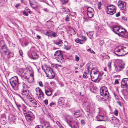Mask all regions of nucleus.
Listing matches in <instances>:
<instances>
[{
	"mask_svg": "<svg viewBox=\"0 0 128 128\" xmlns=\"http://www.w3.org/2000/svg\"><path fill=\"white\" fill-rule=\"evenodd\" d=\"M99 112L96 118L97 121H105L108 119L106 111L102 108H98Z\"/></svg>",
	"mask_w": 128,
	"mask_h": 128,
	"instance_id": "obj_1",
	"label": "nucleus"
},
{
	"mask_svg": "<svg viewBox=\"0 0 128 128\" xmlns=\"http://www.w3.org/2000/svg\"><path fill=\"white\" fill-rule=\"evenodd\" d=\"M128 53V47L124 46L118 47L116 48L114 53L117 56H121L126 55Z\"/></svg>",
	"mask_w": 128,
	"mask_h": 128,
	"instance_id": "obj_2",
	"label": "nucleus"
},
{
	"mask_svg": "<svg viewBox=\"0 0 128 128\" xmlns=\"http://www.w3.org/2000/svg\"><path fill=\"white\" fill-rule=\"evenodd\" d=\"M99 72L98 70L93 68L91 70L90 76L92 80L94 82H98L100 79L99 77Z\"/></svg>",
	"mask_w": 128,
	"mask_h": 128,
	"instance_id": "obj_3",
	"label": "nucleus"
},
{
	"mask_svg": "<svg viewBox=\"0 0 128 128\" xmlns=\"http://www.w3.org/2000/svg\"><path fill=\"white\" fill-rule=\"evenodd\" d=\"M19 85L22 87L21 94L24 97H26L28 99L30 98V97L29 95V92L28 89V86L24 82L20 84Z\"/></svg>",
	"mask_w": 128,
	"mask_h": 128,
	"instance_id": "obj_4",
	"label": "nucleus"
},
{
	"mask_svg": "<svg viewBox=\"0 0 128 128\" xmlns=\"http://www.w3.org/2000/svg\"><path fill=\"white\" fill-rule=\"evenodd\" d=\"M23 111L26 120L30 122L34 118V116L33 114L28 110L26 108H24Z\"/></svg>",
	"mask_w": 128,
	"mask_h": 128,
	"instance_id": "obj_5",
	"label": "nucleus"
},
{
	"mask_svg": "<svg viewBox=\"0 0 128 128\" xmlns=\"http://www.w3.org/2000/svg\"><path fill=\"white\" fill-rule=\"evenodd\" d=\"M118 27L117 26H115L113 27L112 31L120 36L124 37V35L126 32V30L124 28L119 27L117 29V31L115 30L116 28Z\"/></svg>",
	"mask_w": 128,
	"mask_h": 128,
	"instance_id": "obj_6",
	"label": "nucleus"
},
{
	"mask_svg": "<svg viewBox=\"0 0 128 128\" xmlns=\"http://www.w3.org/2000/svg\"><path fill=\"white\" fill-rule=\"evenodd\" d=\"M116 8L115 6L112 5H108L105 8V10L107 13L112 15L116 12Z\"/></svg>",
	"mask_w": 128,
	"mask_h": 128,
	"instance_id": "obj_7",
	"label": "nucleus"
},
{
	"mask_svg": "<svg viewBox=\"0 0 128 128\" xmlns=\"http://www.w3.org/2000/svg\"><path fill=\"white\" fill-rule=\"evenodd\" d=\"M44 70L46 75L47 77H49L50 78H53L55 76L53 70L50 67H46Z\"/></svg>",
	"mask_w": 128,
	"mask_h": 128,
	"instance_id": "obj_8",
	"label": "nucleus"
},
{
	"mask_svg": "<svg viewBox=\"0 0 128 128\" xmlns=\"http://www.w3.org/2000/svg\"><path fill=\"white\" fill-rule=\"evenodd\" d=\"M100 94L101 96L107 98L108 97L109 93L107 88L105 86L102 87L100 90Z\"/></svg>",
	"mask_w": 128,
	"mask_h": 128,
	"instance_id": "obj_9",
	"label": "nucleus"
},
{
	"mask_svg": "<svg viewBox=\"0 0 128 128\" xmlns=\"http://www.w3.org/2000/svg\"><path fill=\"white\" fill-rule=\"evenodd\" d=\"M0 51L1 53L7 55L8 58L10 57L11 52L7 48L5 45H4L2 46Z\"/></svg>",
	"mask_w": 128,
	"mask_h": 128,
	"instance_id": "obj_10",
	"label": "nucleus"
},
{
	"mask_svg": "<svg viewBox=\"0 0 128 128\" xmlns=\"http://www.w3.org/2000/svg\"><path fill=\"white\" fill-rule=\"evenodd\" d=\"M35 91L37 96L38 99H42L44 98V93L41 89L39 87L36 88Z\"/></svg>",
	"mask_w": 128,
	"mask_h": 128,
	"instance_id": "obj_11",
	"label": "nucleus"
},
{
	"mask_svg": "<svg viewBox=\"0 0 128 128\" xmlns=\"http://www.w3.org/2000/svg\"><path fill=\"white\" fill-rule=\"evenodd\" d=\"M18 78L17 76H15L11 78L10 79V83L14 88L18 83Z\"/></svg>",
	"mask_w": 128,
	"mask_h": 128,
	"instance_id": "obj_12",
	"label": "nucleus"
},
{
	"mask_svg": "<svg viewBox=\"0 0 128 128\" xmlns=\"http://www.w3.org/2000/svg\"><path fill=\"white\" fill-rule=\"evenodd\" d=\"M28 56L33 60H36L38 58V56L36 52L34 51L29 52L28 54Z\"/></svg>",
	"mask_w": 128,
	"mask_h": 128,
	"instance_id": "obj_13",
	"label": "nucleus"
},
{
	"mask_svg": "<svg viewBox=\"0 0 128 128\" xmlns=\"http://www.w3.org/2000/svg\"><path fill=\"white\" fill-rule=\"evenodd\" d=\"M118 5L121 10H125L126 9V3L125 2L119 0L118 3Z\"/></svg>",
	"mask_w": 128,
	"mask_h": 128,
	"instance_id": "obj_14",
	"label": "nucleus"
},
{
	"mask_svg": "<svg viewBox=\"0 0 128 128\" xmlns=\"http://www.w3.org/2000/svg\"><path fill=\"white\" fill-rule=\"evenodd\" d=\"M87 14L89 18L92 17L94 14V10L91 7H89L87 8Z\"/></svg>",
	"mask_w": 128,
	"mask_h": 128,
	"instance_id": "obj_15",
	"label": "nucleus"
},
{
	"mask_svg": "<svg viewBox=\"0 0 128 128\" xmlns=\"http://www.w3.org/2000/svg\"><path fill=\"white\" fill-rule=\"evenodd\" d=\"M28 99V101L29 102V104L31 106H32L34 107L36 106L37 102L35 100L32 99L31 97L30 98H29Z\"/></svg>",
	"mask_w": 128,
	"mask_h": 128,
	"instance_id": "obj_16",
	"label": "nucleus"
},
{
	"mask_svg": "<svg viewBox=\"0 0 128 128\" xmlns=\"http://www.w3.org/2000/svg\"><path fill=\"white\" fill-rule=\"evenodd\" d=\"M128 86V78H124L122 81L121 87L122 88L126 87Z\"/></svg>",
	"mask_w": 128,
	"mask_h": 128,
	"instance_id": "obj_17",
	"label": "nucleus"
},
{
	"mask_svg": "<svg viewBox=\"0 0 128 128\" xmlns=\"http://www.w3.org/2000/svg\"><path fill=\"white\" fill-rule=\"evenodd\" d=\"M0 121L3 125H5L6 123V118L4 114L1 115L0 118Z\"/></svg>",
	"mask_w": 128,
	"mask_h": 128,
	"instance_id": "obj_18",
	"label": "nucleus"
},
{
	"mask_svg": "<svg viewBox=\"0 0 128 128\" xmlns=\"http://www.w3.org/2000/svg\"><path fill=\"white\" fill-rule=\"evenodd\" d=\"M66 122L68 124L74 121L73 120L72 117L70 116H68L66 118Z\"/></svg>",
	"mask_w": 128,
	"mask_h": 128,
	"instance_id": "obj_19",
	"label": "nucleus"
},
{
	"mask_svg": "<svg viewBox=\"0 0 128 128\" xmlns=\"http://www.w3.org/2000/svg\"><path fill=\"white\" fill-rule=\"evenodd\" d=\"M68 125L72 128H78V127L77 125V123L74 121L72 122L70 124H69Z\"/></svg>",
	"mask_w": 128,
	"mask_h": 128,
	"instance_id": "obj_20",
	"label": "nucleus"
},
{
	"mask_svg": "<svg viewBox=\"0 0 128 128\" xmlns=\"http://www.w3.org/2000/svg\"><path fill=\"white\" fill-rule=\"evenodd\" d=\"M117 65L118 67L120 69H122L124 68L125 64L122 60H120L118 63Z\"/></svg>",
	"mask_w": 128,
	"mask_h": 128,
	"instance_id": "obj_21",
	"label": "nucleus"
},
{
	"mask_svg": "<svg viewBox=\"0 0 128 128\" xmlns=\"http://www.w3.org/2000/svg\"><path fill=\"white\" fill-rule=\"evenodd\" d=\"M41 126L42 128H47L50 126L49 123L46 122H42Z\"/></svg>",
	"mask_w": 128,
	"mask_h": 128,
	"instance_id": "obj_22",
	"label": "nucleus"
},
{
	"mask_svg": "<svg viewBox=\"0 0 128 128\" xmlns=\"http://www.w3.org/2000/svg\"><path fill=\"white\" fill-rule=\"evenodd\" d=\"M55 58L57 61L59 62H62L64 61V59L63 58L62 55L55 57Z\"/></svg>",
	"mask_w": 128,
	"mask_h": 128,
	"instance_id": "obj_23",
	"label": "nucleus"
},
{
	"mask_svg": "<svg viewBox=\"0 0 128 128\" xmlns=\"http://www.w3.org/2000/svg\"><path fill=\"white\" fill-rule=\"evenodd\" d=\"M54 43L59 46H61L63 44V42L62 40L60 39H58L54 41Z\"/></svg>",
	"mask_w": 128,
	"mask_h": 128,
	"instance_id": "obj_24",
	"label": "nucleus"
},
{
	"mask_svg": "<svg viewBox=\"0 0 128 128\" xmlns=\"http://www.w3.org/2000/svg\"><path fill=\"white\" fill-rule=\"evenodd\" d=\"M64 98L62 97L60 98L58 100V103L60 106H62L64 104Z\"/></svg>",
	"mask_w": 128,
	"mask_h": 128,
	"instance_id": "obj_25",
	"label": "nucleus"
},
{
	"mask_svg": "<svg viewBox=\"0 0 128 128\" xmlns=\"http://www.w3.org/2000/svg\"><path fill=\"white\" fill-rule=\"evenodd\" d=\"M45 93L48 96L51 95L52 92L51 90L49 88L46 89L45 88Z\"/></svg>",
	"mask_w": 128,
	"mask_h": 128,
	"instance_id": "obj_26",
	"label": "nucleus"
},
{
	"mask_svg": "<svg viewBox=\"0 0 128 128\" xmlns=\"http://www.w3.org/2000/svg\"><path fill=\"white\" fill-rule=\"evenodd\" d=\"M62 55V52L60 50H58L56 51L54 54V56L55 57Z\"/></svg>",
	"mask_w": 128,
	"mask_h": 128,
	"instance_id": "obj_27",
	"label": "nucleus"
},
{
	"mask_svg": "<svg viewBox=\"0 0 128 128\" xmlns=\"http://www.w3.org/2000/svg\"><path fill=\"white\" fill-rule=\"evenodd\" d=\"M93 33V32H87L86 33L87 36L89 37V38L90 39H91L92 37Z\"/></svg>",
	"mask_w": 128,
	"mask_h": 128,
	"instance_id": "obj_28",
	"label": "nucleus"
},
{
	"mask_svg": "<svg viewBox=\"0 0 128 128\" xmlns=\"http://www.w3.org/2000/svg\"><path fill=\"white\" fill-rule=\"evenodd\" d=\"M25 79H28V74L26 72H24V73H22V74L21 75Z\"/></svg>",
	"mask_w": 128,
	"mask_h": 128,
	"instance_id": "obj_29",
	"label": "nucleus"
},
{
	"mask_svg": "<svg viewBox=\"0 0 128 128\" xmlns=\"http://www.w3.org/2000/svg\"><path fill=\"white\" fill-rule=\"evenodd\" d=\"M105 98L103 96H102V97H100L99 95H98L96 96L97 99L100 101H101L103 99L105 100Z\"/></svg>",
	"mask_w": 128,
	"mask_h": 128,
	"instance_id": "obj_30",
	"label": "nucleus"
},
{
	"mask_svg": "<svg viewBox=\"0 0 128 128\" xmlns=\"http://www.w3.org/2000/svg\"><path fill=\"white\" fill-rule=\"evenodd\" d=\"M80 110H78V112H76L74 114V116L77 118L79 117L80 116Z\"/></svg>",
	"mask_w": 128,
	"mask_h": 128,
	"instance_id": "obj_31",
	"label": "nucleus"
},
{
	"mask_svg": "<svg viewBox=\"0 0 128 128\" xmlns=\"http://www.w3.org/2000/svg\"><path fill=\"white\" fill-rule=\"evenodd\" d=\"M102 5V4L100 2H98V8L100 10L101 9V6Z\"/></svg>",
	"mask_w": 128,
	"mask_h": 128,
	"instance_id": "obj_32",
	"label": "nucleus"
},
{
	"mask_svg": "<svg viewBox=\"0 0 128 128\" xmlns=\"http://www.w3.org/2000/svg\"><path fill=\"white\" fill-rule=\"evenodd\" d=\"M87 51L90 52L91 53H93L94 54H95V52L92 50L90 48L89 49H87Z\"/></svg>",
	"mask_w": 128,
	"mask_h": 128,
	"instance_id": "obj_33",
	"label": "nucleus"
},
{
	"mask_svg": "<svg viewBox=\"0 0 128 128\" xmlns=\"http://www.w3.org/2000/svg\"><path fill=\"white\" fill-rule=\"evenodd\" d=\"M71 31V33L70 34H76L75 32L74 31V30L72 29H71L69 31V32L70 31Z\"/></svg>",
	"mask_w": 128,
	"mask_h": 128,
	"instance_id": "obj_34",
	"label": "nucleus"
},
{
	"mask_svg": "<svg viewBox=\"0 0 128 128\" xmlns=\"http://www.w3.org/2000/svg\"><path fill=\"white\" fill-rule=\"evenodd\" d=\"M56 123L60 128H63L62 125L58 121H56Z\"/></svg>",
	"mask_w": 128,
	"mask_h": 128,
	"instance_id": "obj_35",
	"label": "nucleus"
},
{
	"mask_svg": "<svg viewBox=\"0 0 128 128\" xmlns=\"http://www.w3.org/2000/svg\"><path fill=\"white\" fill-rule=\"evenodd\" d=\"M111 63L112 62L111 61H110L108 64V66L110 69L111 67Z\"/></svg>",
	"mask_w": 128,
	"mask_h": 128,
	"instance_id": "obj_36",
	"label": "nucleus"
},
{
	"mask_svg": "<svg viewBox=\"0 0 128 128\" xmlns=\"http://www.w3.org/2000/svg\"><path fill=\"white\" fill-rule=\"evenodd\" d=\"M24 10L26 11L28 13V12L30 14V10L27 8H26Z\"/></svg>",
	"mask_w": 128,
	"mask_h": 128,
	"instance_id": "obj_37",
	"label": "nucleus"
},
{
	"mask_svg": "<svg viewBox=\"0 0 128 128\" xmlns=\"http://www.w3.org/2000/svg\"><path fill=\"white\" fill-rule=\"evenodd\" d=\"M114 113L115 115L116 116H117L118 114V110H116L114 112Z\"/></svg>",
	"mask_w": 128,
	"mask_h": 128,
	"instance_id": "obj_38",
	"label": "nucleus"
},
{
	"mask_svg": "<svg viewBox=\"0 0 128 128\" xmlns=\"http://www.w3.org/2000/svg\"><path fill=\"white\" fill-rule=\"evenodd\" d=\"M26 70H24L23 69L19 71L20 73V74L21 75H22V73H24V72H26Z\"/></svg>",
	"mask_w": 128,
	"mask_h": 128,
	"instance_id": "obj_39",
	"label": "nucleus"
},
{
	"mask_svg": "<svg viewBox=\"0 0 128 128\" xmlns=\"http://www.w3.org/2000/svg\"><path fill=\"white\" fill-rule=\"evenodd\" d=\"M23 15L26 16H28V14L27 12L26 11L24 10L23 12Z\"/></svg>",
	"mask_w": 128,
	"mask_h": 128,
	"instance_id": "obj_40",
	"label": "nucleus"
},
{
	"mask_svg": "<svg viewBox=\"0 0 128 128\" xmlns=\"http://www.w3.org/2000/svg\"><path fill=\"white\" fill-rule=\"evenodd\" d=\"M68 0H61V1L63 4H65L68 2Z\"/></svg>",
	"mask_w": 128,
	"mask_h": 128,
	"instance_id": "obj_41",
	"label": "nucleus"
},
{
	"mask_svg": "<svg viewBox=\"0 0 128 128\" xmlns=\"http://www.w3.org/2000/svg\"><path fill=\"white\" fill-rule=\"evenodd\" d=\"M64 46V48L67 50H69L70 48V47L68 46L65 45Z\"/></svg>",
	"mask_w": 128,
	"mask_h": 128,
	"instance_id": "obj_42",
	"label": "nucleus"
},
{
	"mask_svg": "<svg viewBox=\"0 0 128 128\" xmlns=\"http://www.w3.org/2000/svg\"><path fill=\"white\" fill-rule=\"evenodd\" d=\"M65 20L66 22H68V21H69V17L68 16H66L65 18Z\"/></svg>",
	"mask_w": 128,
	"mask_h": 128,
	"instance_id": "obj_43",
	"label": "nucleus"
},
{
	"mask_svg": "<svg viewBox=\"0 0 128 128\" xmlns=\"http://www.w3.org/2000/svg\"><path fill=\"white\" fill-rule=\"evenodd\" d=\"M52 35L54 37H56L57 36L56 34L54 32H53L52 34Z\"/></svg>",
	"mask_w": 128,
	"mask_h": 128,
	"instance_id": "obj_44",
	"label": "nucleus"
},
{
	"mask_svg": "<svg viewBox=\"0 0 128 128\" xmlns=\"http://www.w3.org/2000/svg\"><path fill=\"white\" fill-rule=\"evenodd\" d=\"M76 60L77 61H78L79 60V58L78 56L77 55H76L75 56Z\"/></svg>",
	"mask_w": 128,
	"mask_h": 128,
	"instance_id": "obj_45",
	"label": "nucleus"
},
{
	"mask_svg": "<svg viewBox=\"0 0 128 128\" xmlns=\"http://www.w3.org/2000/svg\"><path fill=\"white\" fill-rule=\"evenodd\" d=\"M87 74L86 72H84L83 75V77L84 78H86L87 76Z\"/></svg>",
	"mask_w": 128,
	"mask_h": 128,
	"instance_id": "obj_46",
	"label": "nucleus"
},
{
	"mask_svg": "<svg viewBox=\"0 0 128 128\" xmlns=\"http://www.w3.org/2000/svg\"><path fill=\"white\" fill-rule=\"evenodd\" d=\"M38 84L39 85V86L42 87H43V84H42V82L40 81L39 82V83H38Z\"/></svg>",
	"mask_w": 128,
	"mask_h": 128,
	"instance_id": "obj_47",
	"label": "nucleus"
},
{
	"mask_svg": "<svg viewBox=\"0 0 128 128\" xmlns=\"http://www.w3.org/2000/svg\"><path fill=\"white\" fill-rule=\"evenodd\" d=\"M52 65L53 67L56 68H57L59 66L58 64H53Z\"/></svg>",
	"mask_w": 128,
	"mask_h": 128,
	"instance_id": "obj_48",
	"label": "nucleus"
},
{
	"mask_svg": "<svg viewBox=\"0 0 128 128\" xmlns=\"http://www.w3.org/2000/svg\"><path fill=\"white\" fill-rule=\"evenodd\" d=\"M30 78L32 79V81L34 79V78L33 76V74H30Z\"/></svg>",
	"mask_w": 128,
	"mask_h": 128,
	"instance_id": "obj_49",
	"label": "nucleus"
},
{
	"mask_svg": "<svg viewBox=\"0 0 128 128\" xmlns=\"http://www.w3.org/2000/svg\"><path fill=\"white\" fill-rule=\"evenodd\" d=\"M44 102L46 105L48 104V101L47 100H46L44 101Z\"/></svg>",
	"mask_w": 128,
	"mask_h": 128,
	"instance_id": "obj_50",
	"label": "nucleus"
},
{
	"mask_svg": "<svg viewBox=\"0 0 128 128\" xmlns=\"http://www.w3.org/2000/svg\"><path fill=\"white\" fill-rule=\"evenodd\" d=\"M120 15V12H118L116 14V17H118Z\"/></svg>",
	"mask_w": 128,
	"mask_h": 128,
	"instance_id": "obj_51",
	"label": "nucleus"
},
{
	"mask_svg": "<svg viewBox=\"0 0 128 128\" xmlns=\"http://www.w3.org/2000/svg\"><path fill=\"white\" fill-rule=\"evenodd\" d=\"M82 38L83 40H84V41H86V38L84 36H83L82 37Z\"/></svg>",
	"mask_w": 128,
	"mask_h": 128,
	"instance_id": "obj_52",
	"label": "nucleus"
},
{
	"mask_svg": "<svg viewBox=\"0 0 128 128\" xmlns=\"http://www.w3.org/2000/svg\"><path fill=\"white\" fill-rule=\"evenodd\" d=\"M81 122L83 124H85V121L84 120H81Z\"/></svg>",
	"mask_w": 128,
	"mask_h": 128,
	"instance_id": "obj_53",
	"label": "nucleus"
},
{
	"mask_svg": "<svg viewBox=\"0 0 128 128\" xmlns=\"http://www.w3.org/2000/svg\"><path fill=\"white\" fill-rule=\"evenodd\" d=\"M80 40L78 38H76L75 40V42L77 43H79Z\"/></svg>",
	"mask_w": 128,
	"mask_h": 128,
	"instance_id": "obj_54",
	"label": "nucleus"
},
{
	"mask_svg": "<svg viewBox=\"0 0 128 128\" xmlns=\"http://www.w3.org/2000/svg\"><path fill=\"white\" fill-rule=\"evenodd\" d=\"M20 6V4H16L15 6V7L16 8H18V7Z\"/></svg>",
	"mask_w": 128,
	"mask_h": 128,
	"instance_id": "obj_55",
	"label": "nucleus"
},
{
	"mask_svg": "<svg viewBox=\"0 0 128 128\" xmlns=\"http://www.w3.org/2000/svg\"><path fill=\"white\" fill-rule=\"evenodd\" d=\"M83 40H80L79 43L80 44H82L83 43Z\"/></svg>",
	"mask_w": 128,
	"mask_h": 128,
	"instance_id": "obj_56",
	"label": "nucleus"
},
{
	"mask_svg": "<svg viewBox=\"0 0 128 128\" xmlns=\"http://www.w3.org/2000/svg\"><path fill=\"white\" fill-rule=\"evenodd\" d=\"M19 53L20 54V56H22V55L23 54V52L22 50H20L19 51Z\"/></svg>",
	"mask_w": 128,
	"mask_h": 128,
	"instance_id": "obj_57",
	"label": "nucleus"
},
{
	"mask_svg": "<svg viewBox=\"0 0 128 128\" xmlns=\"http://www.w3.org/2000/svg\"><path fill=\"white\" fill-rule=\"evenodd\" d=\"M41 126V125L39 126V125H38L36 126L35 128H42Z\"/></svg>",
	"mask_w": 128,
	"mask_h": 128,
	"instance_id": "obj_58",
	"label": "nucleus"
},
{
	"mask_svg": "<svg viewBox=\"0 0 128 128\" xmlns=\"http://www.w3.org/2000/svg\"><path fill=\"white\" fill-rule=\"evenodd\" d=\"M43 10L44 11H45L46 12H47L48 11V9L46 8H44L43 9Z\"/></svg>",
	"mask_w": 128,
	"mask_h": 128,
	"instance_id": "obj_59",
	"label": "nucleus"
},
{
	"mask_svg": "<svg viewBox=\"0 0 128 128\" xmlns=\"http://www.w3.org/2000/svg\"><path fill=\"white\" fill-rule=\"evenodd\" d=\"M115 84H118V80H115Z\"/></svg>",
	"mask_w": 128,
	"mask_h": 128,
	"instance_id": "obj_60",
	"label": "nucleus"
},
{
	"mask_svg": "<svg viewBox=\"0 0 128 128\" xmlns=\"http://www.w3.org/2000/svg\"><path fill=\"white\" fill-rule=\"evenodd\" d=\"M54 104V103L53 102H52L50 104V106H52V105Z\"/></svg>",
	"mask_w": 128,
	"mask_h": 128,
	"instance_id": "obj_61",
	"label": "nucleus"
},
{
	"mask_svg": "<svg viewBox=\"0 0 128 128\" xmlns=\"http://www.w3.org/2000/svg\"><path fill=\"white\" fill-rule=\"evenodd\" d=\"M90 68V66H87V69L88 70V71L89 72V68Z\"/></svg>",
	"mask_w": 128,
	"mask_h": 128,
	"instance_id": "obj_62",
	"label": "nucleus"
},
{
	"mask_svg": "<svg viewBox=\"0 0 128 128\" xmlns=\"http://www.w3.org/2000/svg\"><path fill=\"white\" fill-rule=\"evenodd\" d=\"M36 37L38 38V39H39L40 38V36L39 35H37L36 36Z\"/></svg>",
	"mask_w": 128,
	"mask_h": 128,
	"instance_id": "obj_63",
	"label": "nucleus"
},
{
	"mask_svg": "<svg viewBox=\"0 0 128 128\" xmlns=\"http://www.w3.org/2000/svg\"><path fill=\"white\" fill-rule=\"evenodd\" d=\"M28 42H26L24 43V45L25 46H26L28 45Z\"/></svg>",
	"mask_w": 128,
	"mask_h": 128,
	"instance_id": "obj_64",
	"label": "nucleus"
}]
</instances>
